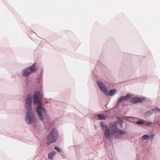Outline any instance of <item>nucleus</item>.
<instances>
[{"label":"nucleus","instance_id":"obj_7","mask_svg":"<svg viewBox=\"0 0 160 160\" xmlns=\"http://www.w3.org/2000/svg\"><path fill=\"white\" fill-rule=\"evenodd\" d=\"M145 99V98H138L135 97L132 98L130 99V102L132 103L135 104L141 102Z\"/></svg>","mask_w":160,"mask_h":160},{"label":"nucleus","instance_id":"obj_20","mask_svg":"<svg viewBox=\"0 0 160 160\" xmlns=\"http://www.w3.org/2000/svg\"><path fill=\"white\" fill-rule=\"evenodd\" d=\"M154 136V135H152V137H153Z\"/></svg>","mask_w":160,"mask_h":160},{"label":"nucleus","instance_id":"obj_4","mask_svg":"<svg viewBox=\"0 0 160 160\" xmlns=\"http://www.w3.org/2000/svg\"><path fill=\"white\" fill-rule=\"evenodd\" d=\"M58 133L56 129H53L49 134L47 136V139L50 142H56L58 138Z\"/></svg>","mask_w":160,"mask_h":160},{"label":"nucleus","instance_id":"obj_13","mask_svg":"<svg viewBox=\"0 0 160 160\" xmlns=\"http://www.w3.org/2000/svg\"><path fill=\"white\" fill-rule=\"evenodd\" d=\"M132 95L130 94H128L125 96H124V98L125 100H126L128 99L129 98L132 97Z\"/></svg>","mask_w":160,"mask_h":160},{"label":"nucleus","instance_id":"obj_1","mask_svg":"<svg viewBox=\"0 0 160 160\" xmlns=\"http://www.w3.org/2000/svg\"><path fill=\"white\" fill-rule=\"evenodd\" d=\"M127 133L126 131L117 128V122H115L110 124L109 129L107 125L105 126L104 134L106 138L108 140L111 138V134L115 138H119L122 135Z\"/></svg>","mask_w":160,"mask_h":160},{"label":"nucleus","instance_id":"obj_18","mask_svg":"<svg viewBox=\"0 0 160 160\" xmlns=\"http://www.w3.org/2000/svg\"><path fill=\"white\" fill-rule=\"evenodd\" d=\"M152 114V113L151 111H149L146 112V115L147 116H149Z\"/></svg>","mask_w":160,"mask_h":160},{"label":"nucleus","instance_id":"obj_10","mask_svg":"<svg viewBox=\"0 0 160 160\" xmlns=\"http://www.w3.org/2000/svg\"><path fill=\"white\" fill-rule=\"evenodd\" d=\"M123 100H125L124 98V96H122L120 97L117 101V103H119Z\"/></svg>","mask_w":160,"mask_h":160},{"label":"nucleus","instance_id":"obj_9","mask_svg":"<svg viewBox=\"0 0 160 160\" xmlns=\"http://www.w3.org/2000/svg\"><path fill=\"white\" fill-rule=\"evenodd\" d=\"M117 91L115 89H112L109 91V95L112 96L117 92Z\"/></svg>","mask_w":160,"mask_h":160},{"label":"nucleus","instance_id":"obj_11","mask_svg":"<svg viewBox=\"0 0 160 160\" xmlns=\"http://www.w3.org/2000/svg\"><path fill=\"white\" fill-rule=\"evenodd\" d=\"M97 117L100 119H105V117L102 114H100L97 115Z\"/></svg>","mask_w":160,"mask_h":160},{"label":"nucleus","instance_id":"obj_5","mask_svg":"<svg viewBox=\"0 0 160 160\" xmlns=\"http://www.w3.org/2000/svg\"><path fill=\"white\" fill-rule=\"evenodd\" d=\"M36 71L35 64L24 69L22 72L23 76L26 77L34 72Z\"/></svg>","mask_w":160,"mask_h":160},{"label":"nucleus","instance_id":"obj_17","mask_svg":"<svg viewBox=\"0 0 160 160\" xmlns=\"http://www.w3.org/2000/svg\"><path fill=\"white\" fill-rule=\"evenodd\" d=\"M55 149L59 152H60L61 151L60 149L57 146H56L55 147Z\"/></svg>","mask_w":160,"mask_h":160},{"label":"nucleus","instance_id":"obj_14","mask_svg":"<svg viewBox=\"0 0 160 160\" xmlns=\"http://www.w3.org/2000/svg\"><path fill=\"white\" fill-rule=\"evenodd\" d=\"M152 111L153 112H160V109H159L158 108H156L153 109H152Z\"/></svg>","mask_w":160,"mask_h":160},{"label":"nucleus","instance_id":"obj_2","mask_svg":"<svg viewBox=\"0 0 160 160\" xmlns=\"http://www.w3.org/2000/svg\"><path fill=\"white\" fill-rule=\"evenodd\" d=\"M32 98V95L29 94L27 96L26 99L25 107L27 110V112L25 119L26 122L28 123L34 122L35 121L33 114L31 111Z\"/></svg>","mask_w":160,"mask_h":160},{"label":"nucleus","instance_id":"obj_8","mask_svg":"<svg viewBox=\"0 0 160 160\" xmlns=\"http://www.w3.org/2000/svg\"><path fill=\"white\" fill-rule=\"evenodd\" d=\"M56 154V152H52L49 153H48V158L49 159H52L53 158L52 157L54 156Z\"/></svg>","mask_w":160,"mask_h":160},{"label":"nucleus","instance_id":"obj_3","mask_svg":"<svg viewBox=\"0 0 160 160\" xmlns=\"http://www.w3.org/2000/svg\"><path fill=\"white\" fill-rule=\"evenodd\" d=\"M40 93L38 91L35 92L34 94L33 101L35 104L38 105L36 108L37 112L40 120L43 121L44 120V117L42 112H45V110L42 107V103L40 102Z\"/></svg>","mask_w":160,"mask_h":160},{"label":"nucleus","instance_id":"obj_15","mask_svg":"<svg viewBox=\"0 0 160 160\" xmlns=\"http://www.w3.org/2000/svg\"><path fill=\"white\" fill-rule=\"evenodd\" d=\"M100 125L101 126L102 128L104 130L105 128H104L105 126V123L103 121H101L100 122Z\"/></svg>","mask_w":160,"mask_h":160},{"label":"nucleus","instance_id":"obj_19","mask_svg":"<svg viewBox=\"0 0 160 160\" xmlns=\"http://www.w3.org/2000/svg\"><path fill=\"white\" fill-rule=\"evenodd\" d=\"M145 124L147 126H150L152 124V123L150 122H148L146 123Z\"/></svg>","mask_w":160,"mask_h":160},{"label":"nucleus","instance_id":"obj_16","mask_svg":"<svg viewBox=\"0 0 160 160\" xmlns=\"http://www.w3.org/2000/svg\"><path fill=\"white\" fill-rule=\"evenodd\" d=\"M144 123L143 120H140L137 122V124H142Z\"/></svg>","mask_w":160,"mask_h":160},{"label":"nucleus","instance_id":"obj_12","mask_svg":"<svg viewBox=\"0 0 160 160\" xmlns=\"http://www.w3.org/2000/svg\"><path fill=\"white\" fill-rule=\"evenodd\" d=\"M142 138L144 140H146L149 139L150 138V137L147 135L145 134L143 135Z\"/></svg>","mask_w":160,"mask_h":160},{"label":"nucleus","instance_id":"obj_6","mask_svg":"<svg viewBox=\"0 0 160 160\" xmlns=\"http://www.w3.org/2000/svg\"><path fill=\"white\" fill-rule=\"evenodd\" d=\"M97 84L100 88L104 94L108 95V90L106 86L101 81H97Z\"/></svg>","mask_w":160,"mask_h":160}]
</instances>
